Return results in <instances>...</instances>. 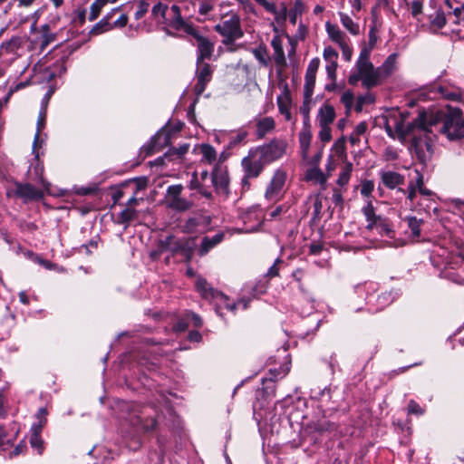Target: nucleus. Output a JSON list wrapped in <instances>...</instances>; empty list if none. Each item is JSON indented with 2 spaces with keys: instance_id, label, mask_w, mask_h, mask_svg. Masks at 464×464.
I'll return each instance as SVG.
<instances>
[{
  "instance_id": "obj_1",
  "label": "nucleus",
  "mask_w": 464,
  "mask_h": 464,
  "mask_svg": "<svg viewBox=\"0 0 464 464\" xmlns=\"http://www.w3.org/2000/svg\"><path fill=\"white\" fill-rule=\"evenodd\" d=\"M385 130L392 139L401 141L410 140L416 152L430 151L436 132L445 135L450 140L464 136V119L458 107L447 105L438 110L420 111L412 121L402 113L390 115L385 123Z\"/></svg>"
},
{
  "instance_id": "obj_2",
  "label": "nucleus",
  "mask_w": 464,
  "mask_h": 464,
  "mask_svg": "<svg viewBox=\"0 0 464 464\" xmlns=\"http://www.w3.org/2000/svg\"><path fill=\"white\" fill-rule=\"evenodd\" d=\"M370 58L371 53L360 52L348 78L350 84L355 85L361 81L362 86L366 89H371L380 84L378 68L374 67Z\"/></svg>"
},
{
  "instance_id": "obj_3",
  "label": "nucleus",
  "mask_w": 464,
  "mask_h": 464,
  "mask_svg": "<svg viewBox=\"0 0 464 464\" xmlns=\"http://www.w3.org/2000/svg\"><path fill=\"white\" fill-rule=\"evenodd\" d=\"M122 409L128 411L126 419L133 426H140L143 430L149 431L156 428L157 420L153 416L156 410L149 405H140L137 403L125 402Z\"/></svg>"
},
{
  "instance_id": "obj_4",
  "label": "nucleus",
  "mask_w": 464,
  "mask_h": 464,
  "mask_svg": "<svg viewBox=\"0 0 464 464\" xmlns=\"http://www.w3.org/2000/svg\"><path fill=\"white\" fill-rule=\"evenodd\" d=\"M421 101L443 98L449 101H460L462 92L459 88L442 82H433L422 87L418 93Z\"/></svg>"
},
{
  "instance_id": "obj_5",
  "label": "nucleus",
  "mask_w": 464,
  "mask_h": 464,
  "mask_svg": "<svg viewBox=\"0 0 464 464\" xmlns=\"http://www.w3.org/2000/svg\"><path fill=\"white\" fill-rule=\"evenodd\" d=\"M151 13L156 19H161L163 24L176 30L183 29L186 26V23L180 14V9L177 5H172L169 7L167 5L160 2L152 7Z\"/></svg>"
},
{
  "instance_id": "obj_6",
  "label": "nucleus",
  "mask_w": 464,
  "mask_h": 464,
  "mask_svg": "<svg viewBox=\"0 0 464 464\" xmlns=\"http://www.w3.org/2000/svg\"><path fill=\"white\" fill-rule=\"evenodd\" d=\"M215 30L223 36L222 43L226 45L232 44L244 34L241 28L240 18L237 14H231L228 18L221 20L215 25Z\"/></svg>"
},
{
  "instance_id": "obj_7",
  "label": "nucleus",
  "mask_w": 464,
  "mask_h": 464,
  "mask_svg": "<svg viewBox=\"0 0 464 464\" xmlns=\"http://www.w3.org/2000/svg\"><path fill=\"white\" fill-rule=\"evenodd\" d=\"M184 187L181 184L169 186L165 195L166 206L176 211L184 212L189 210L193 200L182 197Z\"/></svg>"
},
{
  "instance_id": "obj_8",
  "label": "nucleus",
  "mask_w": 464,
  "mask_h": 464,
  "mask_svg": "<svg viewBox=\"0 0 464 464\" xmlns=\"http://www.w3.org/2000/svg\"><path fill=\"white\" fill-rule=\"evenodd\" d=\"M286 179L287 174L285 170L277 169L274 172L265 191V198L267 201L276 202L284 197Z\"/></svg>"
},
{
  "instance_id": "obj_9",
  "label": "nucleus",
  "mask_w": 464,
  "mask_h": 464,
  "mask_svg": "<svg viewBox=\"0 0 464 464\" xmlns=\"http://www.w3.org/2000/svg\"><path fill=\"white\" fill-rule=\"evenodd\" d=\"M266 164L276 161L285 152L286 143L281 140H272L270 142L255 148Z\"/></svg>"
},
{
  "instance_id": "obj_10",
  "label": "nucleus",
  "mask_w": 464,
  "mask_h": 464,
  "mask_svg": "<svg viewBox=\"0 0 464 464\" xmlns=\"http://www.w3.org/2000/svg\"><path fill=\"white\" fill-rule=\"evenodd\" d=\"M244 173L246 177L257 178L267 165L255 148H252L247 156L241 162Z\"/></svg>"
},
{
  "instance_id": "obj_11",
  "label": "nucleus",
  "mask_w": 464,
  "mask_h": 464,
  "mask_svg": "<svg viewBox=\"0 0 464 464\" xmlns=\"http://www.w3.org/2000/svg\"><path fill=\"white\" fill-rule=\"evenodd\" d=\"M244 227L237 228V233H253L257 231L263 222L261 209L258 206H253L241 215Z\"/></svg>"
},
{
  "instance_id": "obj_12",
  "label": "nucleus",
  "mask_w": 464,
  "mask_h": 464,
  "mask_svg": "<svg viewBox=\"0 0 464 464\" xmlns=\"http://www.w3.org/2000/svg\"><path fill=\"white\" fill-rule=\"evenodd\" d=\"M211 219L208 216L196 214L189 217L182 226V231L188 234H201L208 230Z\"/></svg>"
},
{
  "instance_id": "obj_13",
  "label": "nucleus",
  "mask_w": 464,
  "mask_h": 464,
  "mask_svg": "<svg viewBox=\"0 0 464 464\" xmlns=\"http://www.w3.org/2000/svg\"><path fill=\"white\" fill-rule=\"evenodd\" d=\"M46 125V109L42 108L40 110L37 123H36V132L34 134V142H33V153L34 154L35 159H38L40 156V150L43 149V146L45 142V134H42V130L45 128Z\"/></svg>"
},
{
  "instance_id": "obj_14",
  "label": "nucleus",
  "mask_w": 464,
  "mask_h": 464,
  "mask_svg": "<svg viewBox=\"0 0 464 464\" xmlns=\"http://www.w3.org/2000/svg\"><path fill=\"white\" fill-rule=\"evenodd\" d=\"M211 301L214 302L215 304V306H216V312L220 315L222 316V313H221V310L223 308H226L227 309L228 311L230 312H235V310L241 306L242 309H246L247 306H248V301L246 300V299H241L239 300L237 303H235V302H230L229 298L225 295L224 294L220 293V292H217V295H215L213 296V298L211 299Z\"/></svg>"
},
{
  "instance_id": "obj_15",
  "label": "nucleus",
  "mask_w": 464,
  "mask_h": 464,
  "mask_svg": "<svg viewBox=\"0 0 464 464\" xmlns=\"http://www.w3.org/2000/svg\"><path fill=\"white\" fill-rule=\"evenodd\" d=\"M160 253L169 252L171 254L184 253L187 255L186 241L173 235L167 236L159 242Z\"/></svg>"
},
{
  "instance_id": "obj_16",
  "label": "nucleus",
  "mask_w": 464,
  "mask_h": 464,
  "mask_svg": "<svg viewBox=\"0 0 464 464\" xmlns=\"http://www.w3.org/2000/svg\"><path fill=\"white\" fill-rule=\"evenodd\" d=\"M35 74H41L40 79L42 81L50 82L57 76L62 75L66 72V67L64 65V61L61 59L57 61V63L53 65V67H44L43 64H36L34 68Z\"/></svg>"
},
{
  "instance_id": "obj_17",
  "label": "nucleus",
  "mask_w": 464,
  "mask_h": 464,
  "mask_svg": "<svg viewBox=\"0 0 464 464\" xmlns=\"http://www.w3.org/2000/svg\"><path fill=\"white\" fill-rule=\"evenodd\" d=\"M197 78L198 82L195 85L197 93L200 94L204 92L208 82L212 78V70L208 63L204 62H197Z\"/></svg>"
},
{
  "instance_id": "obj_18",
  "label": "nucleus",
  "mask_w": 464,
  "mask_h": 464,
  "mask_svg": "<svg viewBox=\"0 0 464 464\" xmlns=\"http://www.w3.org/2000/svg\"><path fill=\"white\" fill-rule=\"evenodd\" d=\"M377 289L378 285L374 282L365 283L362 285H358L356 287V293L359 295H365V302L367 305V310L370 312L371 307H376L377 304Z\"/></svg>"
},
{
  "instance_id": "obj_19",
  "label": "nucleus",
  "mask_w": 464,
  "mask_h": 464,
  "mask_svg": "<svg viewBox=\"0 0 464 464\" xmlns=\"http://www.w3.org/2000/svg\"><path fill=\"white\" fill-rule=\"evenodd\" d=\"M211 182L218 193L228 194L229 179L226 170L221 168H215L212 172Z\"/></svg>"
},
{
  "instance_id": "obj_20",
  "label": "nucleus",
  "mask_w": 464,
  "mask_h": 464,
  "mask_svg": "<svg viewBox=\"0 0 464 464\" xmlns=\"http://www.w3.org/2000/svg\"><path fill=\"white\" fill-rule=\"evenodd\" d=\"M169 141V134L167 132L166 129L163 128L151 138L150 143L144 146L142 150L146 151L147 155L151 154L154 150H160L168 145Z\"/></svg>"
},
{
  "instance_id": "obj_21",
  "label": "nucleus",
  "mask_w": 464,
  "mask_h": 464,
  "mask_svg": "<svg viewBox=\"0 0 464 464\" xmlns=\"http://www.w3.org/2000/svg\"><path fill=\"white\" fill-rule=\"evenodd\" d=\"M21 48V39L13 37L0 45V57L8 56V61H14L20 56L19 50Z\"/></svg>"
},
{
  "instance_id": "obj_22",
  "label": "nucleus",
  "mask_w": 464,
  "mask_h": 464,
  "mask_svg": "<svg viewBox=\"0 0 464 464\" xmlns=\"http://www.w3.org/2000/svg\"><path fill=\"white\" fill-rule=\"evenodd\" d=\"M15 194L24 200L41 199L44 197L42 190L36 188L34 186L29 183L17 184Z\"/></svg>"
},
{
  "instance_id": "obj_23",
  "label": "nucleus",
  "mask_w": 464,
  "mask_h": 464,
  "mask_svg": "<svg viewBox=\"0 0 464 464\" xmlns=\"http://www.w3.org/2000/svg\"><path fill=\"white\" fill-rule=\"evenodd\" d=\"M224 237V232H218L212 237H204L198 246V254L200 256H206L212 248L223 241Z\"/></svg>"
},
{
  "instance_id": "obj_24",
  "label": "nucleus",
  "mask_w": 464,
  "mask_h": 464,
  "mask_svg": "<svg viewBox=\"0 0 464 464\" xmlns=\"http://www.w3.org/2000/svg\"><path fill=\"white\" fill-rule=\"evenodd\" d=\"M380 178L382 184L390 189L396 188L405 181V179L401 174L392 170H381Z\"/></svg>"
},
{
  "instance_id": "obj_25",
  "label": "nucleus",
  "mask_w": 464,
  "mask_h": 464,
  "mask_svg": "<svg viewBox=\"0 0 464 464\" xmlns=\"http://www.w3.org/2000/svg\"><path fill=\"white\" fill-rule=\"evenodd\" d=\"M276 103L279 110V112L285 116V119L289 121L292 119L291 115V106H292V98L291 94L287 88L282 92L280 95L276 98Z\"/></svg>"
},
{
  "instance_id": "obj_26",
  "label": "nucleus",
  "mask_w": 464,
  "mask_h": 464,
  "mask_svg": "<svg viewBox=\"0 0 464 464\" xmlns=\"http://www.w3.org/2000/svg\"><path fill=\"white\" fill-rule=\"evenodd\" d=\"M17 433L18 428L15 423L12 425L10 430H8L5 427L0 425V452L8 450L10 445L16 439Z\"/></svg>"
},
{
  "instance_id": "obj_27",
  "label": "nucleus",
  "mask_w": 464,
  "mask_h": 464,
  "mask_svg": "<svg viewBox=\"0 0 464 464\" xmlns=\"http://www.w3.org/2000/svg\"><path fill=\"white\" fill-rule=\"evenodd\" d=\"M256 132L258 139H263L266 135L271 133L276 128V121L272 117L266 116L256 118Z\"/></svg>"
},
{
  "instance_id": "obj_28",
  "label": "nucleus",
  "mask_w": 464,
  "mask_h": 464,
  "mask_svg": "<svg viewBox=\"0 0 464 464\" xmlns=\"http://www.w3.org/2000/svg\"><path fill=\"white\" fill-rule=\"evenodd\" d=\"M198 59L197 62H204L211 57L214 51V44L206 37L197 36Z\"/></svg>"
},
{
  "instance_id": "obj_29",
  "label": "nucleus",
  "mask_w": 464,
  "mask_h": 464,
  "mask_svg": "<svg viewBox=\"0 0 464 464\" xmlns=\"http://www.w3.org/2000/svg\"><path fill=\"white\" fill-rule=\"evenodd\" d=\"M325 31L327 33L329 39L334 44H336L338 46L349 41V38L346 35V34L343 32L337 24H332L329 21L325 23Z\"/></svg>"
},
{
  "instance_id": "obj_30",
  "label": "nucleus",
  "mask_w": 464,
  "mask_h": 464,
  "mask_svg": "<svg viewBox=\"0 0 464 464\" xmlns=\"http://www.w3.org/2000/svg\"><path fill=\"white\" fill-rule=\"evenodd\" d=\"M397 58L398 54L393 53L386 58L381 66L377 67L380 82L397 70Z\"/></svg>"
},
{
  "instance_id": "obj_31",
  "label": "nucleus",
  "mask_w": 464,
  "mask_h": 464,
  "mask_svg": "<svg viewBox=\"0 0 464 464\" xmlns=\"http://www.w3.org/2000/svg\"><path fill=\"white\" fill-rule=\"evenodd\" d=\"M379 25L377 24L376 19H373L368 32V42L363 43L361 46L360 52H366L367 53H371L374 47L376 46L379 40Z\"/></svg>"
},
{
  "instance_id": "obj_32",
  "label": "nucleus",
  "mask_w": 464,
  "mask_h": 464,
  "mask_svg": "<svg viewBox=\"0 0 464 464\" xmlns=\"http://www.w3.org/2000/svg\"><path fill=\"white\" fill-rule=\"evenodd\" d=\"M316 119L319 125L331 126L335 119L334 108L329 103L323 104L318 110Z\"/></svg>"
},
{
  "instance_id": "obj_33",
  "label": "nucleus",
  "mask_w": 464,
  "mask_h": 464,
  "mask_svg": "<svg viewBox=\"0 0 464 464\" xmlns=\"http://www.w3.org/2000/svg\"><path fill=\"white\" fill-rule=\"evenodd\" d=\"M311 140L312 133L310 130V125L304 126L302 130L299 132V145L301 154L304 160H306L308 158Z\"/></svg>"
},
{
  "instance_id": "obj_34",
  "label": "nucleus",
  "mask_w": 464,
  "mask_h": 464,
  "mask_svg": "<svg viewBox=\"0 0 464 464\" xmlns=\"http://www.w3.org/2000/svg\"><path fill=\"white\" fill-rule=\"evenodd\" d=\"M118 11L119 8L111 9L110 13H108L100 22H98L94 25L91 33L93 34H100L113 29V25H111V19L112 18L113 14Z\"/></svg>"
},
{
  "instance_id": "obj_35",
  "label": "nucleus",
  "mask_w": 464,
  "mask_h": 464,
  "mask_svg": "<svg viewBox=\"0 0 464 464\" xmlns=\"http://www.w3.org/2000/svg\"><path fill=\"white\" fill-rule=\"evenodd\" d=\"M195 286L202 298L211 301L213 296L217 295V290L214 289L206 279L198 277L196 280Z\"/></svg>"
},
{
  "instance_id": "obj_36",
  "label": "nucleus",
  "mask_w": 464,
  "mask_h": 464,
  "mask_svg": "<svg viewBox=\"0 0 464 464\" xmlns=\"http://www.w3.org/2000/svg\"><path fill=\"white\" fill-rule=\"evenodd\" d=\"M305 178L308 181L320 185L322 188H325L327 176L319 168L313 167L307 169Z\"/></svg>"
},
{
  "instance_id": "obj_37",
  "label": "nucleus",
  "mask_w": 464,
  "mask_h": 464,
  "mask_svg": "<svg viewBox=\"0 0 464 464\" xmlns=\"http://www.w3.org/2000/svg\"><path fill=\"white\" fill-rule=\"evenodd\" d=\"M340 22L343 28L347 30L352 35L356 36L360 34V25L354 22L353 18L346 13L339 12Z\"/></svg>"
},
{
  "instance_id": "obj_38",
  "label": "nucleus",
  "mask_w": 464,
  "mask_h": 464,
  "mask_svg": "<svg viewBox=\"0 0 464 464\" xmlns=\"http://www.w3.org/2000/svg\"><path fill=\"white\" fill-rule=\"evenodd\" d=\"M271 46L274 49V59L276 64L281 65L285 63V53L282 45V40L279 35H275L271 40Z\"/></svg>"
},
{
  "instance_id": "obj_39",
  "label": "nucleus",
  "mask_w": 464,
  "mask_h": 464,
  "mask_svg": "<svg viewBox=\"0 0 464 464\" xmlns=\"http://www.w3.org/2000/svg\"><path fill=\"white\" fill-rule=\"evenodd\" d=\"M252 53L261 66L267 67L270 64L271 58L266 45L260 44L254 48Z\"/></svg>"
},
{
  "instance_id": "obj_40",
  "label": "nucleus",
  "mask_w": 464,
  "mask_h": 464,
  "mask_svg": "<svg viewBox=\"0 0 464 464\" xmlns=\"http://www.w3.org/2000/svg\"><path fill=\"white\" fill-rule=\"evenodd\" d=\"M395 299V296L392 292H384L377 295V304L376 307H371L370 312L375 313L382 310L384 307L392 304Z\"/></svg>"
},
{
  "instance_id": "obj_41",
  "label": "nucleus",
  "mask_w": 464,
  "mask_h": 464,
  "mask_svg": "<svg viewBox=\"0 0 464 464\" xmlns=\"http://www.w3.org/2000/svg\"><path fill=\"white\" fill-rule=\"evenodd\" d=\"M363 215L368 222L366 227L368 229H373L375 222L381 218L375 215L374 208L370 199L367 200V204L362 209Z\"/></svg>"
},
{
  "instance_id": "obj_42",
  "label": "nucleus",
  "mask_w": 464,
  "mask_h": 464,
  "mask_svg": "<svg viewBox=\"0 0 464 464\" xmlns=\"http://www.w3.org/2000/svg\"><path fill=\"white\" fill-rule=\"evenodd\" d=\"M315 78L316 75L307 74L304 75V102H309L313 94L315 86Z\"/></svg>"
},
{
  "instance_id": "obj_43",
  "label": "nucleus",
  "mask_w": 464,
  "mask_h": 464,
  "mask_svg": "<svg viewBox=\"0 0 464 464\" xmlns=\"http://www.w3.org/2000/svg\"><path fill=\"white\" fill-rule=\"evenodd\" d=\"M405 221L411 230V238L413 240L419 238L420 236V225L422 224V219L410 216L405 218Z\"/></svg>"
},
{
  "instance_id": "obj_44",
  "label": "nucleus",
  "mask_w": 464,
  "mask_h": 464,
  "mask_svg": "<svg viewBox=\"0 0 464 464\" xmlns=\"http://www.w3.org/2000/svg\"><path fill=\"white\" fill-rule=\"evenodd\" d=\"M200 152L202 154V160L208 164H213L217 160V151L209 144H202L200 146Z\"/></svg>"
},
{
  "instance_id": "obj_45",
  "label": "nucleus",
  "mask_w": 464,
  "mask_h": 464,
  "mask_svg": "<svg viewBox=\"0 0 464 464\" xmlns=\"http://www.w3.org/2000/svg\"><path fill=\"white\" fill-rule=\"evenodd\" d=\"M304 4L302 0H295L293 7L289 11V21L292 24H295L298 16L304 11Z\"/></svg>"
},
{
  "instance_id": "obj_46",
  "label": "nucleus",
  "mask_w": 464,
  "mask_h": 464,
  "mask_svg": "<svg viewBox=\"0 0 464 464\" xmlns=\"http://www.w3.org/2000/svg\"><path fill=\"white\" fill-rule=\"evenodd\" d=\"M353 171V164L351 162H346L338 176L337 184L341 187L346 186L349 183L351 175Z\"/></svg>"
},
{
  "instance_id": "obj_47",
  "label": "nucleus",
  "mask_w": 464,
  "mask_h": 464,
  "mask_svg": "<svg viewBox=\"0 0 464 464\" xmlns=\"http://www.w3.org/2000/svg\"><path fill=\"white\" fill-rule=\"evenodd\" d=\"M373 229H376V231L381 236H387L390 238L393 237V231L389 225V223L385 220L380 218L374 224Z\"/></svg>"
},
{
  "instance_id": "obj_48",
  "label": "nucleus",
  "mask_w": 464,
  "mask_h": 464,
  "mask_svg": "<svg viewBox=\"0 0 464 464\" xmlns=\"http://www.w3.org/2000/svg\"><path fill=\"white\" fill-rule=\"evenodd\" d=\"M259 6H261L266 13L276 16L277 20L280 16L276 5L271 0H254Z\"/></svg>"
},
{
  "instance_id": "obj_49",
  "label": "nucleus",
  "mask_w": 464,
  "mask_h": 464,
  "mask_svg": "<svg viewBox=\"0 0 464 464\" xmlns=\"http://www.w3.org/2000/svg\"><path fill=\"white\" fill-rule=\"evenodd\" d=\"M374 101L375 97L371 92L359 96L355 104V111L358 112L362 111L364 105L372 104Z\"/></svg>"
},
{
  "instance_id": "obj_50",
  "label": "nucleus",
  "mask_w": 464,
  "mask_h": 464,
  "mask_svg": "<svg viewBox=\"0 0 464 464\" xmlns=\"http://www.w3.org/2000/svg\"><path fill=\"white\" fill-rule=\"evenodd\" d=\"M309 200L313 205V216L314 218H319L323 208L322 196L321 194H315L309 197Z\"/></svg>"
},
{
  "instance_id": "obj_51",
  "label": "nucleus",
  "mask_w": 464,
  "mask_h": 464,
  "mask_svg": "<svg viewBox=\"0 0 464 464\" xmlns=\"http://www.w3.org/2000/svg\"><path fill=\"white\" fill-rule=\"evenodd\" d=\"M247 137V131L245 130H238L236 132H233L228 139V146L235 147L240 143H242Z\"/></svg>"
},
{
  "instance_id": "obj_52",
  "label": "nucleus",
  "mask_w": 464,
  "mask_h": 464,
  "mask_svg": "<svg viewBox=\"0 0 464 464\" xmlns=\"http://www.w3.org/2000/svg\"><path fill=\"white\" fill-rule=\"evenodd\" d=\"M300 289L301 291L303 292V298L304 301L307 302L308 304V307L306 309H303L301 311V314L303 315H309L310 314H312V312L314 310L315 306H314V298L313 296V295L307 291H304L302 287V285H300Z\"/></svg>"
},
{
  "instance_id": "obj_53",
  "label": "nucleus",
  "mask_w": 464,
  "mask_h": 464,
  "mask_svg": "<svg viewBox=\"0 0 464 464\" xmlns=\"http://www.w3.org/2000/svg\"><path fill=\"white\" fill-rule=\"evenodd\" d=\"M136 217V210L131 208H124L120 214H119V223L124 224L125 227L129 225V223L134 219Z\"/></svg>"
},
{
  "instance_id": "obj_54",
  "label": "nucleus",
  "mask_w": 464,
  "mask_h": 464,
  "mask_svg": "<svg viewBox=\"0 0 464 464\" xmlns=\"http://www.w3.org/2000/svg\"><path fill=\"white\" fill-rule=\"evenodd\" d=\"M450 208L453 214L459 216L464 223V201L459 198L450 200Z\"/></svg>"
},
{
  "instance_id": "obj_55",
  "label": "nucleus",
  "mask_w": 464,
  "mask_h": 464,
  "mask_svg": "<svg viewBox=\"0 0 464 464\" xmlns=\"http://www.w3.org/2000/svg\"><path fill=\"white\" fill-rule=\"evenodd\" d=\"M106 4H108L106 0H95L91 5L89 20H95L99 16L102 9Z\"/></svg>"
},
{
  "instance_id": "obj_56",
  "label": "nucleus",
  "mask_w": 464,
  "mask_h": 464,
  "mask_svg": "<svg viewBox=\"0 0 464 464\" xmlns=\"http://www.w3.org/2000/svg\"><path fill=\"white\" fill-rule=\"evenodd\" d=\"M323 56L328 63L337 66L338 53L332 46L324 47Z\"/></svg>"
},
{
  "instance_id": "obj_57",
  "label": "nucleus",
  "mask_w": 464,
  "mask_h": 464,
  "mask_svg": "<svg viewBox=\"0 0 464 464\" xmlns=\"http://www.w3.org/2000/svg\"><path fill=\"white\" fill-rule=\"evenodd\" d=\"M30 443L32 448L36 450L38 454H42L44 452V443L41 435L31 434Z\"/></svg>"
},
{
  "instance_id": "obj_58",
  "label": "nucleus",
  "mask_w": 464,
  "mask_h": 464,
  "mask_svg": "<svg viewBox=\"0 0 464 464\" xmlns=\"http://www.w3.org/2000/svg\"><path fill=\"white\" fill-rule=\"evenodd\" d=\"M374 189V183L372 180H363L361 184L360 193L362 197L369 198Z\"/></svg>"
},
{
  "instance_id": "obj_59",
  "label": "nucleus",
  "mask_w": 464,
  "mask_h": 464,
  "mask_svg": "<svg viewBox=\"0 0 464 464\" xmlns=\"http://www.w3.org/2000/svg\"><path fill=\"white\" fill-rule=\"evenodd\" d=\"M199 2L198 13L201 15L208 14L214 9V0H198Z\"/></svg>"
},
{
  "instance_id": "obj_60",
  "label": "nucleus",
  "mask_w": 464,
  "mask_h": 464,
  "mask_svg": "<svg viewBox=\"0 0 464 464\" xmlns=\"http://www.w3.org/2000/svg\"><path fill=\"white\" fill-rule=\"evenodd\" d=\"M190 188H197L198 189L199 193L204 196L205 198H210L212 194L210 191H208V189H206L200 183L199 181L198 180V178L196 176V174L193 175V178L190 181Z\"/></svg>"
},
{
  "instance_id": "obj_61",
  "label": "nucleus",
  "mask_w": 464,
  "mask_h": 464,
  "mask_svg": "<svg viewBox=\"0 0 464 464\" xmlns=\"http://www.w3.org/2000/svg\"><path fill=\"white\" fill-rule=\"evenodd\" d=\"M354 102V96L352 91H345L341 96V102L344 105L347 111H350L353 108Z\"/></svg>"
},
{
  "instance_id": "obj_62",
  "label": "nucleus",
  "mask_w": 464,
  "mask_h": 464,
  "mask_svg": "<svg viewBox=\"0 0 464 464\" xmlns=\"http://www.w3.org/2000/svg\"><path fill=\"white\" fill-rule=\"evenodd\" d=\"M320 130L318 138L324 143H327L332 140V129L331 126L319 125Z\"/></svg>"
},
{
  "instance_id": "obj_63",
  "label": "nucleus",
  "mask_w": 464,
  "mask_h": 464,
  "mask_svg": "<svg viewBox=\"0 0 464 464\" xmlns=\"http://www.w3.org/2000/svg\"><path fill=\"white\" fill-rule=\"evenodd\" d=\"M288 210V206L285 204L278 205L274 209L267 213V216L270 219H276L279 218L282 214L285 213Z\"/></svg>"
},
{
  "instance_id": "obj_64",
  "label": "nucleus",
  "mask_w": 464,
  "mask_h": 464,
  "mask_svg": "<svg viewBox=\"0 0 464 464\" xmlns=\"http://www.w3.org/2000/svg\"><path fill=\"white\" fill-rule=\"evenodd\" d=\"M189 318L187 316V312L184 314L183 317L179 318V321L174 325V330L176 332H183L189 325Z\"/></svg>"
}]
</instances>
